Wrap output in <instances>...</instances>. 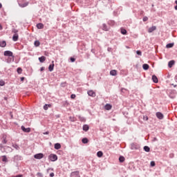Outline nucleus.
Masks as SVG:
<instances>
[{
  "label": "nucleus",
  "instance_id": "nucleus-1",
  "mask_svg": "<svg viewBox=\"0 0 177 177\" xmlns=\"http://www.w3.org/2000/svg\"><path fill=\"white\" fill-rule=\"evenodd\" d=\"M131 150H139L140 149V146L136 143H132L131 145Z\"/></svg>",
  "mask_w": 177,
  "mask_h": 177
},
{
  "label": "nucleus",
  "instance_id": "nucleus-2",
  "mask_svg": "<svg viewBox=\"0 0 177 177\" xmlns=\"http://www.w3.org/2000/svg\"><path fill=\"white\" fill-rule=\"evenodd\" d=\"M48 158L50 161H57V156L56 154H50L48 156Z\"/></svg>",
  "mask_w": 177,
  "mask_h": 177
},
{
  "label": "nucleus",
  "instance_id": "nucleus-3",
  "mask_svg": "<svg viewBox=\"0 0 177 177\" xmlns=\"http://www.w3.org/2000/svg\"><path fill=\"white\" fill-rule=\"evenodd\" d=\"M21 129H22L23 132L26 133H30V132H31V128L30 127L26 128L24 126H21Z\"/></svg>",
  "mask_w": 177,
  "mask_h": 177
},
{
  "label": "nucleus",
  "instance_id": "nucleus-4",
  "mask_svg": "<svg viewBox=\"0 0 177 177\" xmlns=\"http://www.w3.org/2000/svg\"><path fill=\"white\" fill-rule=\"evenodd\" d=\"M169 97H171V99H175V97H176V91L175 90L171 91L169 93Z\"/></svg>",
  "mask_w": 177,
  "mask_h": 177
},
{
  "label": "nucleus",
  "instance_id": "nucleus-5",
  "mask_svg": "<svg viewBox=\"0 0 177 177\" xmlns=\"http://www.w3.org/2000/svg\"><path fill=\"white\" fill-rule=\"evenodd\" d=\"M4 56H8V57H11L13 56V53L10 50H6L4 52Z\"/></svg>",
  "mask_w": 177,
  "mask_h": 177
},
{
  "label": "nucleus",
  "instance_id": "nucleus-6",
  "mask_svg": "<svg viewBox=\"0 0 177 177\" xmlns=\"http://www.w3.org/2000/svg\"><path fill=\"white\" fill-rule=\"evenodd\" d=\"M87 93L88 96H91V97H95L96 96V93L92 90L88 91Z\"/></svg>",
  "mask_w": 177,
  "mask_h": 177
},
{
  "label": "nucleus",
  "instance_id": "nucleus-7",
  "mask_svg": "<svg viewBox=\"0 0 177 177\" xmlns=\"http://www.w3.org/2000/svg\"><path fill=\"white\" fill-rule=\"evenodd\" d=\"M34 158L36 160H41V158H44V153H37L34 156Z\"/></svg>",
  "mask_w": 177,
  "mask_h": 177
},
{
  "label": "nucleus",
  "instance_id": "nucleus-8",
  "mask_svg": "<svg viewBox=\"0 0 177 177\" xmlns=\"http://www.w3.org/2000/svg\"><path fill=\"white\" fill-rule=\"evenodd\" d=\"M71 177H81V176H80V171H73V172L71 174Z\"/></svg>",
  "mask_w": 177,
  "mask_h": 177
},
{
  "label": "nucleus",
  "instance_id": "nucleus-9",
  "mask_svg": "<svg viewBox=\"0 0 177 177\" xmlns=\"http://www.w3.org/2000/svg\"><path fill=\"white\" fill-rule=\"evenodd\" d=\"M14 161H21L23 160V157L21 156L16 155L13 158Z\"/></svg>",
  "mask_w": 177,
  "mask_h": 177
},
{
  "label": "nucleus",
  "instance_id": "nucleus-10",
  "mask_svg": "<svg viewBox=\"0 0 177 177\" xmlns=\"http://www.w3.org/2000/svg\"><path fill=\"white\" fill-rule=\"evenodd\" d=\"M156 117L159 120H162V118H164V115L162 113H161V112H157L156 113Z\"/></svg>",
  "mask_w": 177,
  "mask_h": 177
},
{
  "label": "nucleus",
  "instance_id": "nucleus-11",
  "mask_svg": "<svg viewBox=\"0 0 177 177\" xmlns=\"http://www.w3.org/2000/svg\"><path fill=\"white\" fill-rule=\"evenodd\" d=\"M18 5L20 8H26V6H28V2H25L24 3H18Z\"/></svg>",
  "mask_w": 177,
  "mask_h": 177
},
{
  "label": "nucleus",
  "instance_id": "nucleus-12",
  "mask_svg": "<svg viewBox=\"0 0 177 177\" xmlns=\"http://www.w3.org/2000/svg\"><path fill=\"white\" fill-rule=\"evenodd\" d=\"M156 30H157V27L151 26V28H149L148 29V32H149V33L153 32V31H156Z\"/></svg>",
  "mask_w": 177,
  "mask_h": 177
},
{
  "label": "nucleus",
  "instance_id": "nucleus-13",
  "mask_svg": "<svg viewBox=\"0 0 177 177\" xmlns=\"http://www.w3.org/2000/svg\"><path fill=\"white\" fill-rule=\"evenodd\" d=\"M12 62H15V56L14 55L12 57H9L7 59V63H12Z\"/></svg>",
  "mask_w": 177,
  "mask_h": 177
},
{
  "label": "nucleus",
  "instance_id": "nucleus-14",
  "mask_svg": "<svg viewBox=\"0 0 177 177\" xmlns=\"http://www.w3.org/2000/svg\"><path fill=\"white\" fill-rule=\"evenodd\" d=\"M152 80L153 82H154L155 84H157L158 82V78H157V76H156V75H152Z\"/></svg>",
  "mask_w": 177,
  "mask_h": 177
},
{
  "label": "nucleus",
  "instance_id": "nucleus-15",
  "mask_svg": "<svg viewBox=\"0 0 177 177\" xmlns=\"http://www.w3.org/2000/svg\"><path fill=\"white\" fill-rule=\"evenodd\" d=\"M18 39H19V35L17 33H15L12 37V41H15V42H16V41H17Z\"/></svg>",
  "mask_w": 177,
  "mask_h": 177
},
{
  "label": "nucleus",
  "instance_id": "nucleus-16",
  "mask_svg": "<svg viewBox=\"0 0 177 177\" xmlns=\"http://www.w3.org/2000/svg\"><path fill=\"white\" fill-rule=\"evenodd\" d=\"M83 131L88 132L89 131V126L88 124L83 125Z\"/></svg>",
  "mask_w": 177,
  "mask_h": 177
},
{
  "label": "nucleus",
  "instance_id": "nucleus-17",
  "mask_svg": "<svg viewBox=\"0 0 177 177\" xmlns=\"http://www.w3.org/2000/svg\"><path fill=\"white\" fill-rule=\"evenodd\" d=\"M54 147H55V150H59V149L62 148V145L59 143H56V144H55Z\"/></svg>",
  "mask_w": 177,
  "mask_h": 177
},
{
  "label": "nucleus",
  "instance_id": "nucleus-18",
  "mask_svg": "<svg viewBox=\"0 0 177 177\" xmlns=\"http://www.w3.org/2000/svg\"><path fill=\"white\" fill-rule=\"evenodd\" d=\"M45 60H46V57H45V56H41L39 57V61L40 62V63H44Z\"/></svg>",
  "mask_w": 177,
  "mask_h": 177
},
{
  "label": "nucleus",
  "instance_id": "nucleus-19",
  "mask_svg": "<svg viewBox=\"0 0 177 177\" xmlns=\"http://www.w3.org/2000/svg\"><path fill=\"white\" fill-rule=\"evenodd\" d=\"M53 68H55V64H50L48 66L49 71H53Z\"/></svg>",
  "mask_w": 177,
  "mask_h": 177
},
{
  "label": "nucleus",
  "instance_id": "nucleus-20",
  "mask_svg": "<svg viewBox=\"0 0 177 177\" xmlns=\"http://www.w3.org/2000/svg\"><path fill=\"white\" fill-rule=\"evenodd\" d=\"M111 104H106L105 106H104V109L105 110H111Z\"/></svg>",
  "mask_w": 177,
  "mask_h": 177
},
{
  "label": "nucleus",
  "instance_id": "nucleus-21",
  "mask_svg": "<svg viewBox=\"0 0 177 177\" xmlns=\"http://www.w3.org/2000/svg\"><path fill=\"white\" fill-rule=\"evenodd\" d=\"M102 30L104 31H109V28L107 27V25H106V24H102Z\"/></svg>",
  "mask_w": 177,
  "mask_h": 177
},
{
  "label": "nucleus",
  "instance_id": "nucleus-22",
  "mask_svg": "<svg viewBox=\"0 0 177 177\" xmlns=\"http://www.w3.org/2000/svg\"><path fill=\"white\" fill-rule=\"evenodd\" d=\"M0 46L1 48H5V46H6V41H0Z\"/></svg>",
  "mask_w": 177,
  "mask_h": 177
},
{
  "label": "nucleus",
  "instance_id": "nucleus-23",
  "mask_svg": "<svg viewBox=\"0 0 177 177\" xmlns=\"http://www.w3.org/2000/svg\"><path fill=\"white\" fill-rule=\"evenodd\" d=\"M174 64H175V61H174V60L169 61L168 63V66H169V68H171V67H172V66H174Z\"/></svg>",
  "mask_w": 177,
  "mask_h": 177
},
{
  "label": "nucleus",
  "instance_id": "nucleus-24",
  "mask_svg": "<svg viewBox=\"0 0 177 177\" xmlns=\"http://www.w3.org/2000/svg\"><path fill=\"white\" fill-rule=\"evenodd\" d=\"M110 75L113 76L117 75V71L115 70H112L110 71Z\"/></svg>",
  "mask_w": 177,
  "mask_h": 177
},
{
  "label": "nucleus",
  "instance_id": "nucleus-25",
  "mask_svg": "<svg viewBox=\"0 0 177 177\" xmlns=\"http://www.w3.org/2000/svg\"><path fill=\"white\" fill-rule=\"evenodd\" d=\"M37 27L39 30H41V28H44V25L41 23L37 24Z\"/></svg>",
  "mask_w": 177,
  "mask_h": 177
},
{
  "label": "nucleus",
  "instance_id": "nucleus-26",
  "mask_svg": "<svg viewBox=\"0 0 177 177\" xmlns=\"http://www.w3.org/2000/svg\"><path fill=\"white\" fill-rule=\"evenodd\" d=\"M149 64H144L143 65H142V68L144 69V70H149Z\"/></svg>",
  "mask_w": 177,
  "mask_h": 177
},
{
  "label": "nucleus",
  "instance_id": "nucleus-27",
  "mask_svg": "<svg viewBox=\"0 0 177 177\" xmlns=\"http://www.w3.org/2000/svg\"><path fill=\"white\" fill-rule=\"evenodd\" d=\"M174 43H169L168 44L166 45V48H173L174 47Z\"/></svg>",
  "mask_w": 177,
  "mask_h": 177
},
{
  "label": "nucleus",
  "instance_id": "nucleus-28",
  "mask_svg": "<svg viewBox=\"0 0 177 177\" xmlns=\"http://www.w3.org/2000/svg\"><path fill=\"white\" fill-rule=\"evenodd\" d=\"M34 45H35V46L38 47V46H39V45H41V43L39 42V41L36 40L34 43Z\"/></svg>",
  "mask_w": 177,
  "mask_h": 177
},
{
  "label": "nucleus",
  "instance_id": "nucleus-29",
  "mask_svg": "<svg viewBox=\"0 0 177 177\" xmlns=\"http://www.w3.org/2000/svg\"><path fill=\"white\" fill-rule=\"evenodd\" d=\"M82 143H84V145H86V143H88V138H84L82 140Z\"/></svg>",
  "mask_w": 177,
  "mask_h": 177
},
{
  "label": "nucleus",
  "instance_id": "nucleus-30",
  "mask_svg": "<svg viewBox=\"0 0 177 177\" xmlns=\"http://www.w3.org/2000/svg\"><path fill=\"white\" fill-rule=\"evenodd\" d=\"M97 157H102L103 156V152L102 151H99L97 153Z\"/></svg>",
  "mask_w": 177,
  "mask_h": 177
},
{
  "label": "nucleus",
  "instance_id": "nucleus-31",
  "mask_svg": "<svg viewBox=\"0 0 177 177\" xmlns=\"http://www.w3.org/2000/svg\"><path fill=\"white\" fill-rule=\"evenodd\" d=\"M12 147H14V149H16V150H19L20 149V147H19L17 145V144L12 145Z\"/></svg>",
  "mask_w": 177,
  "mask_h": 177
},
{
  "label": "nucleus",
  "instance_id": "nucleus-32",
  "mask_svg": "<svg viewBox=\"0 0 177 177\" xmlns=\"http://www.w3.org/2000/svg\"><path fill=\"white\" fill-rule=\"evenodd\" d=\"M144 150H145V151H147V153H149V151H150V147H149L147 146H145Z\"/></svg>",
  "mask_w": 177,
  "mask_h": 177
},
{
  "label": "nucleus",
  "instance_id": "nucleus-33",
  "mask_svg": "<svg viewBox=\"0 0 177 177\" xmlns=\"http://www.w3.org/2000/svg\"><path fill=\"white\" fill-rule=\"evenodd\" d=\"M119 161L120 162H124V161H125V158H124V156H120Z\"/></svg>",
  "mask_w": 177,
  "mask_h": 177
},
{
  "label": "nucleus",
  "instance_id": "nucleus-34",
  "mask_svg": "<svg viewBox=\"0 0 177 177\" xmlns=\"http://www.w3.org/2000/svg\"><path fill=\"white\" fill-rule=\"evenodd\" d=\"M121 34H122V35H127V30L122 28L121 29Z\"/></svg>",
  "mask_w": 177,
  "mask_h": 177
},
{
  "label": "nucleus",
  "instance_id": "nucleus-35",
  "mask_svg": "<svg viewBox=\"0 0 177 177\" xmlns=\"http://www.w3.org/2000/svg\"><path fill=\"white\" fill-rule=\"evenodd\" d=\"M2 161L3 162H8V158H6V156H3Z\"/></svg>",
  "mask_w": 177,
  "mask_h": 177
},
{
  "label": "nucleus",
  "instance_id": "nucleus-36",
  "mask_svg": "<svg viewBox=\"0 0 177 177\" xmlns=\"http://www.w3.org/2000/svg\"><path fill=\"white\" fill-rule=\"evenodd\" d=\"M17 71L19 74H21L23 69L21 68H17Z\"/></svg>",
  "mask_w": 177,
  "mask_h": 177
},
{
  "label": "nucleus",
  "instance_id": "nucleus-37",
  "mask_svg": "<svg viewBox=\"0 0 177 177\" xmlns=\"http://www.w3.org/2000/svg\"><path fill=\"white\" fill-rule=\"evenodd\" d=\"M2 143H3L4 145H6L8 143V140H6V137H3Z\"/></svg>",
  "mask_w": 177,
  "mask_h": 177
},
{
  "label": "nucleus",
  "instance_id": "nucleus-38",
  "mask_svg": "<svg viewBox=\"0 0 177 177\" xmlns=\"http://www.w3.org/2000/svg\"><path fill=\"white\" fill-rule=\"evenodd\" d=\"M79 119H80V120L82 121V122H85V118L80 116V117H79Z\"/></svg>",
  "mask_w": 177,
  "mask_h": 177
},
{
  "label": "nucleus",
  "instance_id": "nucleus-39",
  "mask_svg": "<svg viewBox=\"0 0 177 177\" xmlns=\"http://www.w3.org/2000/svg\"><path fill=\"white\" fill-rule=\"evenodd\" d=\"M5 85V82L3 80H0V86H3Z\"/></svg>",
  "mask_w": 177,
  "mask_h": 177
},
{
  "label": "nucleus",
  "instance_id": "nucleus-40",
  "mask_svg": "<svg viewBox=\"0 0 177 177\" xmlns=\"http://www.w3.org/2000/svg\"><path fill=\"white\" fill-rule=\"evenodd\" d=\"M50 105H49V104H45L44 106V110H48V107H50Z\"/></svg>",
  "mask_w": 177,
  "mask_h": 177
},
{
  "label": "nucleus",
  "instance_id": "nucleus-41",
  "mask_svg": "<svg viewBox=\"0 0 177 177\" xmlns=\"http://www.w3.org/2000/svg\"><path fill=\"white\" fill-rule=\"evenodd\" d=\"M136 54L138 55V56H142V51L140 50H137Z\"/></svg>",
  "mask_w": 177,
  "mask_h": 177
},
{
  "label": "nucleus",
  "instance_id": "nucleus-42",
  "mask_svg": "<svg viewBox=\"0 0 177 177\" xmlns=\"http://www.w3.org/2000/svg\"><path fill=\"white\" fill-rule=\"evenodd\" d=\"M151 167H156V162L154 161L151 162Z\"/></svg>",
  "mask_w": 177,
  "mask_h": 177
},
{
  "label": "nucleus",
  "instance_id": "nucleus-43",
  "mask_svg": "<svg viewBox=\"0 0 177 177\" xmlns=\"http://www.w3.org/2000/svg\"><path fill=\"white\" fill-rule=\"evenodd\" d=\"M147 20H149V18L147 17H144L142 19L143 21H147Z\"/></svg>",
  "mask_w": 177,
  "mask_h": 177
},
{
  "label": "nucleus",
  "instance_id": "nucleus-44",
  "mask_svg": "<svg viewBox=\"0 0 177 177\" xmlns=\"http://www.w3.org/2000/svg\"><path fill=\"white\" fill-rule=\"evenodd\" d=\"M71 62L72 63H74V62H75V58H74V57H71Z\"/></svg>",
  "mask_w": 177,
  "mask_h": 177
},
{
  "label": "nucleus",
  "instance_id": "nucleus-45",
  "mask_svg": "<svg viewBox=\"0 0 177 177\" xmlns=\"http://www.w3.org/2000/svg\"><path fill=\"white\" fill-rule=\"evenodd\" d=\"M143 120L144 121H147V120H149V118L147 116H144Z\"/></svg>",
  "mask_w": 177,
  "mask_h": 177
},
{
  "label": "nucleus",
  "instance_id": "nucleus-46",
  "mask_svg": "<svg viewBox=\"0 0 177 177\" xmlns=\"http://www.w3.org/2000/svg\"><path fill=\"white\" fill-rule=\"evenodd\" d=\"M71 99H75V94H72L71 95Z\"/></svg>",
  "mask_w": 177,
  "mask_h": 177
},
{
  "label": "nucleus",
  "instance_id": "nucleus-47",
  "mask_svg": "<svg viewBox=\"0 0 177 177\" xmlns=\"http://www.w3.org/2000/svg\"><path fill=\"white\" fill-rule=\"evenodd\" d=\"M12 32H14L15 34H17V32H18V30L16 29H13Z\"/></svg>",
  "mask_w": 177,
  "mask_h": 177
},
{
  "label": "nucleus",
  "instance_id": "nucleus-48",
  "mask_svg": "<svg viewBox=\"0 0 177 177\" xmlns=\"http://www.w3.org/2000/svg\"><path fill=\"white\" fill-rule=\"evenodd\" d=\"M37 176H39V177H42V176H43V175L41 174V173H37Z\"/></svg>",
  "mask_w": 177,
  "mask_h": 177
},
{
  "label": "nucleus",
  "instance_id": "nucleus-49",
  "mask_svg": "<svg viewBox=\"0 0 177 177\" xmlns=\"http://www.w3.org/2000/svg\"><path fill=\"white\" fill-rule=\"evenodd\" d=\"M50 177L55 176V173H50Z\"/></svg>",
  "mask_w": 177,
  "mask_h": 177
},
{
  "label": "nucleus",
  "instance_id": "nucleus-50",
  "mask_svg": "<svg viewBox=\"0 0 177 177\" xmlns=\"http://www.w3.org/2000/svg\"><path fill=\"white\" fill-rule=\"evenodd\" d=\"M45 70V67H41V68H40V71H44Z\"/></svg>",
  "mask_w": 177,
  "mask_h": 177
},
{
  "label": "nucleus",
  "instance_id": "nucleus-51",
  "mask_svg": "<svg viewBox=\"0 0 177 177\" xmlns=\"http://www.w3.org/2000/svg\"><path fill=\"white\" fill-rule=\"evenodd\" d=\"M43 133H44V135H49V131H46V132H44Z\"/></svg>",
  "mask_w": 177,
  "mask_h": 177
},
{
  "label": "nucleus",
  "instance_id": "nucleus-52",
  "mask_svg": "<svg viewBox=\"0 0 177 177\" xmlns=\"http://www.w3.org/2000/svg\"><path fill=\"white\" fill-rule=\"evenodd\" d=\"M7 149H9V150H12V148L10 147H6Z\"/></svg>",
  "mask_w": 177,
  "mask_h": 177
},
{
  "label": "nucleus",
  "instance_id": "nucleus-53",
  "mask_svg": "<svg viewBox=\"0 0 177 177\" xmlns=\"http://www.w3.org/2000/svg\"><path fill=\"white\" fill-rule=\"evenodd\" d=\"M21 81H24V77H21Z\"/></svg>",
  "mask_w": 177,
  "mask_h": 177
},
{
  "label": "nucleus",
  "instance_id": "nucleus-54",
  "mask_svg": "<svg viewBox=\"0 0 177 177\" xmlns=\"http://www.w3.org/2000/svg\"><path fill=\"white\" fill-rule=\"evenodd\" d=\"M174 9H175L176 10H177V6H176L174 7Z\"/></svg>",
  "mask_w": 177,
  "mask_h": 177
},
{
  "label": "nucleus",
  "instance_id": "nucleus-55",
  "mask_svg": "<svg viewBox=\"0 0 177 177\" xmlns=\"http://www.w3.org/2000/svg\"><path fill=\"white\" fill-rule=\"evenodd\" d=\"M0 30H2V25L0 24Z\"/></svg>",
  "mask_w": 177,
  "mask_h": 177
},
{
  "label": "nucleus",
  "instance_id": "nucleus-56",
  "mask_svg": "<svg viewBox=\"0 0 177 177\" xmlns=\"http://www.w3.org/2000/svg\"><path fill=\"white\" fill-rule=\"evenodd\" d=\"M2 8V3H0V9Z\"/></svg>",
  "mask_w": 177,
  "mask_h": 177
},
{
  "label": "nucleus",
  "instance_id": "nucleus-57",
  "mask_svg": "<svg viewBox=\"0 0 177 177\" xmlns=\"http://www.w3.org/2000/svg\"><path fill=\"white\" fill-rule=\"evenodd\" d=\"M110 49H111V48H108V50H109V51H110Z\"/></svg>",
  "mask_w": 177,
  "mask_h": 177
},
{
  "label": "nucleus",
  "instance_id": "nucleus-58",
  "mask_svg": "<svg viewBox=\"0 0 177 177\" xmlns=\"http://www.w3.org/2000/svg\"><path fill=\"white\" fill-rule=\"evenodd\" d=\"M174 88H176V85H174Z\"/></svg>",
  "mask_w": 177,
  "mask_h": 177
},
{
  "label": "nucleus",
  "instance_id": "nucleus-59",
  "mask_svg": "<svg viewBox=\"0 0 177 177\" xmlns=\"http://www.w3.org/2000/svg\"><path fill=\"white\" fill-rule=\"evenodd\" d=\"M127 48H129V47L127 46Z\"/></svg>",
  "mask_w": 177,
  "mask_h": 177
},
{
  "label": "nucleus",
  "instance_id": "nucleus-60",
  "mask_svg": "<svg viewBox=\"0 0 177 177\" xmlns=\"http://www.w3.org/2000/svg\"><path fill=\"white\" fill-rule=\"evenodd\" d=\"M71 121H74V120H71Z\"/></svg>",
  "mask_w": 177,
  "mask_h": 177
}]
</instances>
